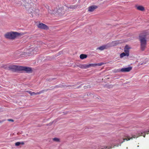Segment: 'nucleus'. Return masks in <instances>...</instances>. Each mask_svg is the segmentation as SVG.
I'll return each mask as SVG.
<instances>
[{
  "mask_svg": "<svg viewBox=\"0 0 149 149\" xmlns=\"http://www.w3.org/2000/svg\"><path fill=\"white\" fill-rule=\"evenodd\" d=\"M60 11H61V10L60 9H59L57 11V12H56L57 13H59L60 12Z\"/></svg>",
  "mask_w": 149,
  "mask_h": 149,
  "instance_id": "obj_20",
  "label": "nucleus"
},
{
  "mask_svg": "<svg viewBox=\"0 0 149 149\" xmlns=\"http://www.w3.org/2000/svg\"><path fill=\"white\" fill-rule=\"evenodd\" d=\"M136 9L139 10L143 11L145 10V8L142 6H136Z\"/></svg>",
  "mask_w": 149,
  "mask_h": 149,
  "instance_id": "obj_11",
  "label": "nucleus"
},
{
  "mask_svg": "<svg viewBox=\"0 0 149 149\" xmlns=\"http://www.w3.org/2000/svg\"><path fill=\"white\" fill-rule=\"evenodd\" d=\"M8 120V121H12V122H13L14 121V120H13L11 119H9Z\"/></svg>",
  "mask_w": 149,
  "mask_h": 149,
  "instance_id": "obj_19",
  "label": "nucleus"
},
{
  "mask_svg": "<svg viewBox=\"0 0 149 149\" xmlns=\"http://www.w3.org/2000/svg\"><path fill=\"white\" fill-rule=\"evenodd\" d=\"M87 57V55L85 54H81L80 56V58L81 59H84Z\"/></svg>",
  "mask_w": 149,
  "mask_h": 149,
  "instance_id": "obj_15",
  "label": "nucleus"
},
{
  "mask_svg": "<svg viewBox=\"0 0 149 149\" xmlns=\"http://www.w3.org/2000/svg\"><path fill=\"white\" fill-rule=\"evenodd\" d=\"M118 44H119V42L118 41H114L112 42V45L113 46H115L117 45Z\"/></svg>",
  "mask_w": 149,
  "mask_h": 149,
  "instance_id": "obj_16",
  "label": "nucleus"
},
{
  "mask_svg": "<svg viewBox=\"0 0 149 149\" xmlns=\"http://www.w3.org/2000/svg\"><path fill=\"white\" fill-rule=\"evenodd\" d=\"M146 35L145 33H141L139 36V39L141 43V49L142 51H144L146 47L147 41Z\"/></svg>",
  "mask_w": 149,
  "mask_h": 149,
  "instance_id": "obj_2",
  "label": "nucleus"
},
{
  "mask_svg": "<svg viewBox=\"0 0 149 149\" xmlns=\"http://www.w3.org/2000/svg\"><path fill=\"white\" fill-rule=\"evenodd\" d=\"M128 46L127 45H126L124 48V52L126 54H128L129 56V48L128 47Z\"/></svg>",
  "mask_w": 149,
  "mask_h": 149,
  "instance_id": "obj_13",
  "label": "nucleus"
},
{
  "mask_svg": "<svg viewBox=\"0 0 149 149\" xmlns=\"http://www.w3.org/2000/svg\"><path fill=\"white\" fill-rule=\"evenodd\" d=\"M132 69V67H129L127 68H122L121 69L119 70L118 72H130Z\"/></svg>",
  "mask_w": 149,
  "mask_h": 149,
  "instance_id": "obj_7",
  "label": "nucleus"
},
{
  "mask_svg": "<svg viewBox=\"0 0 149 149\" xmlns=\"http://www.w3.org/2000/svg\"><path fill=\"white\" fill-rule=\"evenodd\" d=\"M104 64V63H90L88 64H84L81 66L80 67L82 68H88L90 67H95L96 66H101Z\"/></svg>",
  "mask_w": 149,
  "mask_h": 149,
  "instance_id": "obj_6",
  "label": "nucleus"
},
{
  "mask_svg": "<svg viewBox=\"0 0 149 149\" xmlns=\"http://www.w3.org/2000/svg\"><path fill=\"white\" fill-rule=\"evenodd\" d=\"M149 132V130L145 132H141L138 134H137L136 136L135 135H132L131 137H130L128 135L125 134L124 135L123 137V141L122 143L125 142V141H128L130 139H132L133 138H135L136 137H137L140 136H143L145 137L146 134H148Z\"/></svg>",
  "mask_w": 149,
  "mask_h": 149,
  "instance_id": "obj_3",
  "label": "nucleus"
},
{
  "mask_svg": "<svg viewBox=\"0 0 149 149\" xmlns=\"http://www.w3.org/2000/svg\"><path fill=\"white\" fill-rule=\"evenodd\" d=\"M20 144V142H17L15 143V145L16 146H19Z\"/></svg>",
  "mask_w": 149,
  "mask_h": 149,
  "instance_id": "obj_18",
  "label": "nucleus"
},
{
  "mask_svg": "<svg viewBox=\"0 0 149 149\" xmlns=\"http://www.w3.org/2000/svg\"><path fill=\"white\" fill-rule=\"evenodd\" d=\"M97 8V6L95 5L91 6L88 8V10L89 12H92Z\"/></svg>",
  "mask_w": 149,
  "mask_h": 149,
  "instance_id": "obj_9",
  "label": "nucleus"
},
{
  "mask_svg": "<svg viewBox=\"0 0 149 149\" xmlns=\"http://www.w3.org/2000/svg\"><path fill=\"white\" fill-rule=\"evenodd\" d=\"M125 56H129V54H126L125 52H123L121 53L120 55V57L122 58Z\"/></svg>",
  "mask_w": 149,
  "mask_h": 149,
  "instance_id": "obj_14",
  "label": "nucleus"
},
{
  "mask_svg": "<svg viewBox=\"0 0 149 149\" xmlns=\"http://www.w3.org/2000/svg\"><path fill=\"white\" fill-rule=\"evenodd\" d=\"M37 26L38 28L42 29H48V26L42 23H39Z\"/></svg>",
  "mask_w": 149,
  "mask_h": 149,
  "instance_id": "obj_8",
  "label": "nucleus"
},
{
  "mask_svg": "<svg viewBox=\"0 0 149 149\" xmlns=\"http://www.w3.org/2000/svg\"><path fill=\"white\" fill-rule=\"evenodd\" d=\"M21 0L22 1H23V0Z\"/></svg>",
  "mask_w": 149,
  "mask_h": 149,
  "instance_id": "obj_25",
  "label": "nucleus"
},
{
  "mask_svg": "<svg viewBox=\"0 0 149 149\" xmlns=\"http://www.w3.org/2000/svg\"><path fill=\"white\" fill-rule=\"evenodd\" d=\"M9 69L13 71L17 70L24 71L27 73H31L32 71V68L30 67L13 65L9 67Z\"/></svg>",
  "mask_w": 149,
  "mask_h": 149,
  "instance_id": "obj_1",
  "label": "nucleus"
},
{
  "mask_svg": "<svg viewBox=\"0 0 149 149\" xmlns=\"http://www.w3.org/2000/svg\"><path fill=\"white\" fill-rule=\"evenodd\" d=\"M6 65H4V66H3V67L4 68L6 69Z\"/></svg>",
  "mask_w": 149,
  "mask_h": 149,
  "instance_id": "obj_22",
  "label": "nucleus"
},
{
  "mask_svg": "<svg viewBox=\"0 0 149 149\" xmlns=\"http://www.w3.org/2000/svg\"><path fill=\"white\" fill-rule=\"evenodd\" d=\"M28 93H29L30 92H31V91H26Z\"/></svg>",
  "mask_w": 149,
  "mask_h": 149,
  "instance_id": "obj_23",
  "label": "nucleus"
},
{
  "mask_svg": "<svg viewBox=\"0 0 149 149\" xmlns=\"http://www.w3.org/2000/svg\"><path fill=\"white\" fill-rule=\"evenodd\" d=\"M26 0L27 1V0ZM26 1V2L24 4H23V3H22L23 4L24 6L25 7L26 10L28 11L29 13H31L33 12V13L34 12L33 11L35 10L38 11V10L37 9L36 10L34 8L31 4L27 3V1Z\"/></svg>",
  "mask_w": 149,
  "mask_h": 149,
  "instance_id": "obj_5",
  "label": "nucleus"
},
{
  "mask_svg": "<svg viewBox=\"0 0 149 149\" xmlns=\"http://www.w3.org/2000/svg\"><path fill=\"white\" fill-rule=\"evenodd\" d=\"M53 140L55 141L56 142H59L60 141V139L58 138H53Z\"/></svg>",
  "mask_w": 149,
  "mask_h": 149,
  "instance_id": "obj_17",
  "label": "nucleus"
},
{
  "mask_svg": "<svg viewBox=\"0 0 149 149\" xmlns=\"http://www.w3.org/2000/svg\"><path fill=\"white\" fill-rule=\"evenodd\" d=\"M21 144L22 145H24V143L23 142H20V144Z\"/></svg>",
  "mask_w": 149,
  "mask_h": 149,
  "instance_id": "obj_21",
  "label": "nucleus"
},
{
  "mask_svg": "<svg viewBox=\"0 0 149 149\" xmlns=\"http://www.w3.org/2000/svg\"><path fill=\"white\" fill-rule=\"evenodd\" d=\"M23 34L17 32H8L4 35L5 38L7 39L13 40L16 38L22 36Z\"/></svg>",
  "mask_w": 149,
  "mask_h": 149,
  "instance_id": "obj_4",
  "label": "nucleus"
},
{
  "mask_svg": "<svg viewBox=\"0 0 149 149\" xmlns=\"http://www.w3.org/2000/svg\"><path fill=\"white\" fill-rule=\"evenodd\" d=\"M47 90H48L47 89L46 90H43L42 91H40L39 92H37V93H35V92H30L29 94L31 95H37L43 93L44 92V91H47Z\"/></svg>",
  "mask_w": 149,
  "mask_h": 149,
  "instance_id": "obj_10",
  "label": "nucleus"
},
{
  "mask_svg": "<svg viewBox=\"0 0 149 149\" xmlns=\"http://www.w3.org/2000/svg\"><path fill=\"white\" fill-rule=\"evenodd\" d=\"M107 45H103L97 48V49H99L101 51L106 49Z\"/></svg>",
  "mask_w": 149,
  "mask_h": 149,
  "instance_id": "obj_12",
  "label": "nucleus"
},
{
  "mask_svg": "<svg viewBox=\"0 0 149 149\" xmlns=\"http://www.w3.org/2000/svg\"><path fill=\"white\" fill-rule=\"evenodd\" d=\"M2 121H0V123H2Z\"/></svg>",
  "mask_w": 149,
  "mask_h": 149,
  "instance_id": "obj_24",
  "label": "nucleus"
}]
</instances>
